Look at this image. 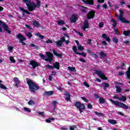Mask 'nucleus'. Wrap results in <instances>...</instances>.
Returning a JSON list of instances; mask_svg holds the SVG:
<instances>
[{"label":"nucleus","mask_w":130,"mask_h":130,"mask_svg":"<svg viewBox=\"0 0 130 130\" xmlns=\"http://www.w3.org/2000/svg\"><path fill=\"white\" fill-rule=\"evenodd\" d=\"M109 100L111 102L112 104H114V105H116V106H119V107H121L124 109H128V106L125 105V104H123L118 101H115L112 99H110Z\"/></svg>","instance_id":"obj_3"},{"label":"nucleus","mask_w":130,"mask_h":130,"mask_svg":"<svg viewBox=\"0 0 130 130\" xmlns=\"http://www.w3.org/2000/svg\"><path fill=\"white\" fill-rule=\"evenodd\" d=\"M74 106L79 110L80 113H82V112H83V110H85L86 109L85 105L82 104L80 102H76L74 105Z\"/></svg>","instance_id":"obj_4"},{"label":"nucleus","mask_w":130,"mask_h":130,"mask_svg":"<svg viewBox=\"0 0 130 130\" xmlns=\"http://www.w3.org/2000/svg\"><path fill=\"white\" fill-rule=\"evenodd\" d=\"M82 2L86 5H89V6L94 5V0H82Z\"/></svg>","instance_id":"obj_13"},{"label":"nucleus","mask_w":130,"mask_h":130,"mask_svg":"<svg viewBox=\"0 0 130 130\" xmlns=\"http://www.w3.org/2000/svg\"><path fill=\"white\" fill-rule=\"evenodd\" d=\"M83 84H84V86H85L86 87H87V88L90 87V85H89V84H88V83L87 82L84 81L83 82Z\"/></svg>","instance_id":"obj_50"},{"label":"nucleus","mask_w":130,"mask_h":130,"mask_svg":"<svg viewBox=\"0 0 130 130\" xmlns=\"http://www.w3.org/2000/svg\"><path fill=\"white\" fill-rule=\"evenodd\" d=\"M115 87L116 89V91L118 92V93H120V92H121V88H120V86L116 85Z\"/></svg>","instance_id":"obj_37"},{"label":"nucleus","mask_w":130,"mask_h":130,"mask_svg":"<svg viewBox=\"0 0 130 130\" xmlns=\"http://www.w3.org/2000/svg\"><path fill=\"white\" fill-rule=\"evenodd\" d=\"M53 69H56V70H59V68L60 67V65L58 62H55V63H53Z\"/></svg>","instance_id":"obj_17"},{"label":"nucleus","mask_w":130,"mask_h":130,"mask_svg":"<svg viewBox=\"0 0 130 130\" xmlns=\"http://www.w3.org/2000/svg\"><path fill=\"white\" fill-rule=\"evenodd\" d=\"M55 43L56 46L58 47H61V46H62V43L60 40L55 41Z\"/></svg>","instance_id":"obj_26"},{"label":"nucleus","mask_w":130,"mask_h":130,"mask_svg":"<svg viewBox=\"0 0 130 130\" xmlns=\"http://www.w3.org/2000/svg\"><path fill=\"white\" fill-rule=\"evenodd\" d=\"M125 67H126V65H125V63L122 62L121 63V69L122 70H124V68H125Z\"/></svg>","instance_id":"obj_44"},{"label":"nucleus","mask_w":130,"mask_h":130,"mask_svg":"<svg viewBox=\"0 0 130 130\" xmlns=\"http://www.w3.org/2000/svg\"><path fill=\"white\" fill-rule=\"evenodd\" d=\"M75 127H76V126H75V125L72 126V127H70V130H75Z\"/></svg>","instance_id":"obj_64"},{"label":"nucleus","mask_w":130,"mask_h":130,"mask_svg":"<svg viewBox=\"0 0 130 130\" xmlns=\"http://www.w3.org/2000/svg\"><path fill=\"white\" fill-rule=\"evenodd\" d=\"M103 26H104V23H103V22L99 23V27L100 28H103Z\"/></svg>","instance_id":"obj_48"},{"label":"nucleus","mask_w":130,"mask_h":130,"mask_svg":"<svg viewBox=\"0 0 130 130\" xmlns=\"http://www.w3.org/2000/svg\"><path fill=\"white\" fill-rule=\"evenodd\" d=\"M94 113H95V114H97L98 115H100V116H103V113H99V112H97V111H95V112H94Z\"/></svg>","instance_id":"obj_53"},{"label":"nucleus","mask_w":130,"mask_h":130,"mask_svg":"<svg viewBox=\"0 0 130 130\" xmlns=\"http://www.w3.org/2000/svg\"><path fill=\"white\" fill-rule=\"evenodd\" d=\"M25 27H26V28H27L29 30H32V28H31V26H30V25L25 24Z\"/></svg>","instance_id":"obj_59"},{"label":"nucleus","mask_w":130,"mask_h":130,"mask_svg":"<svg viewBox=\"0 0 130 130\" xmlns=\"http://www.w3.org/2000/svg\"><path fill=\"white\" fill-rule=\"evenodd\" d=\"M78 50H81V51H83V50H84V47H83V46L82 45H80L78 46Z\"/></svg>","instance_id":"obj_46"},{"label":"nucleus","mask_w":130,"mask_h":130,"mask_svg":"<svg viewBox=\"0 0 130 130\" xmlns=\"http://www.w3.org/2000/svg\"><path fill=\"white\" fill-rule=\"evenodd\" d=\"M46 54L48 58H46L45 60L49 61V62H52V60H53V54L50 52H46Z\"/></svg>","instance_id":"obj_8"},{"label":"nucleus","mask_w":130,"mask_h":130,"mask_svg":"<svg viewBox=\"0 0 130 130\" xmlns=\"http://www.w3.org/2000/svg\"><path fill=\"white\" fill-rule=\"evenodd\" d=\"M87 108H88V109H92V108H93V106L91 104H88Z\"/></svg>","instance_id":"obj_49"},{"label":"nucleus","mask_w":130,"mask_h":130,"mask_svg":"<svg viewBox=\"0 0 130 130\" xmlns=\"http://www.w3.org/2000/svg\"><path fill=\"white\" fill-rule=\"evenodd\" d=\"M78 55H82V56H83V57H86L87 56V54H86V53L84 52H82V53H77Z\"/></svg>","instance_id":"obj_39"},{"label":"nucleus","mask_w":130,"mask_h":130,"mask_svg":"<svg viewBox=\"0 0 130 130\" xmlns=\"http://www.w3.org/2000/svg\"><path fill=\"white\" fill-rule=\"evenodd\" d=\"M78 18H79L78 15L73 14L70 18V20L73 23H76V22H77V20H78Z\"/></svg>","instance_id":"obj_14"},{"label":"nucleus","mask_w":130,"mask_h":130,"mask_svg":"<svg viewBox=\"0 0 130 130\" xmlns=\"http://www.w3.org/2000/svg\"><path fill=\"white\" fill-rule=\"evenodd\" d=\"M95 12L94 11H90L88 12V13L86 15V18L88 20H90V19H94L95 18Z\"/></svg>","instance_id":"obj_9"},{"label":"nucleus","mask_w":130,"mask_h":130,"mask_svg":"<svg viewBox=\"0 0 130 130\" xmlns=\"http://www.w3.org/2000/svg\"><path fill=\"white\" fill-rule=\"evenodd\" d=\"M28 105H35L36 104L32 100H30L28 102Z\"/></svg>","instance_id":"obj_41"},{"label":"nucleus","mask_w":130,"mask_h":130,"mask_svg":"<svg viewBox=\"0 0 130 130\" xmlns=\"http://www.w3.org/2000/svg\"><path fill=\"white\" fill-rule=\"evenodd\" d=\"M89 21H88V20H85L83 23L82 30H83L84 31L86 30V29H88V28H89Z\"/></svg>","instance_id":"obj_11"},{"label":"nucleus","mask_w":130,"mask_h":130,"mask_svg":"<svg viewBox=\"0 0 130 130\" xmlns=\"http://www.w3.org/2000/svg\"><path fill=\"white\" fill-rule=\"evenodd\" d=\"M46 69H48L49 70H51L53 69V66L50 65L49 64H47V65H46Z\"/></svg>","instance_id":"obj_40"},{"label":"nucleus","mask_w":130,"mask_h":130,"mask_svg":"<svg viewBox=\"0 0 130 130\" xmlns=\"http://www.w3.org/2000/svg\"><path fill=\"white\" fill-rule=\"evenodd\" d=\"M81 99L84 101V102H86L87 103L88 102V99H86L85 97H81Z\"/></svg>","instance_id":"obj_54"},{"label":"nucleus","mask_w":130,"mask_h":130,"mask_svg":"<svg viewBox=\"0 0 130 130\" xmlns=\"http://www.w3.org/2000/svg\"><path fill=\"white\" fill-rule=\"evenodd\" d=\"M123 43L126 45H128V44H129V41H127V40L124 41Z\"/></svg>","instance_id":"obj_55"},{"label":"nucleus","mask_w":130,"mask_h":130,"mask_svg":"<svg viewBox=\"0 0 130 130\" xmlns=\"http://www.w3.org/2000/svg\"><path fill=\"white\" fill-rule=\"evenodd\" d=\"M126 76L129 80L130 79V66L128 68L127 71L125 72Z\"/></svg>","instance_id":"obj_25"},{"label":"nucleus","mask_w":130,"mask_h":130,"mask_svg":"<svg viewBox=\"0 0 130 130\" xmlns=\"http://www.w3.org/2000/svg\"><path fill=\"white\" fill-rule=\"evenodd\" d=\"M99 102L101 104H105L106 101L104 98L100 97L99 98Z\"/></svg>","instance_id":"obj_30"},{"label":"nucleus","mask_w":130,"mask_h":130,"mask_svg":"<svg viewBox=\"0 0 130 130\" xmlns=\"http://www.w3.org/2000/svg\"><path fill=\"white\" fill-rule=\"evenodd\" d=\"M91 42H92V40L91 39H88L87 41V44H91Z\"/></svg>","instance_id":"obj_62"},{"label":"nucleus","mask_w":130,"mask_h":130,"mask_svg":"<svg viewBox=\"0 0 130 130\" xmlns=\"http://www.w3.org/2000/svg\"><path fill=\"white\" fill-rule=\"evenodd\" d=\"M72 49H73L74 52H75V54H78V53H79V52H77L78 49H77V46H73Z\"/></svg>","instance_id":"obj_35"},{"label":"nucleus","mask_w":130,"mask_h":130,"mask_svg":"<svg viewBox=\"0 0 130 130\" xmlns=\"http://www.w3.org/2000/svg\"><path fill=\"white\" fill-rule=\"evenodd\" d=\"M65 100L71 101V94L68 92L65 94Z\"/></svg>","instance_id":"obj_19"},{"label":"nucleus","mask_w":130,"mask_h":130,"mask_svg":"<svg viewBox=\"0 0 130 130\" xmlns=\"http://www.w3.org/2000/svg\"><path fill=\"white\" fill-rule=\"evenodd\" d=\"M25 35H26V36H27L28 38H31V37L33 36V35H32V32H27L25 34Z\"/></svg>","instance_id":"obj_38"},{"label":"nucleus","mask_w":130,"mask_h":130,"mask_svg":"<svg viewBox=\"0 0 130 130\" xmlns=\"http://www.w3.org/2000/svg\"><path fill=\"white\" fill-rule=\"evenodd\" d=\"M53 95V91H46L43 93V96H51Z\"/></svg>","instance_id":"obj_18"},{"label":"nucleus","mask_w":130,"mask_h":130,"mask_svg":"<svg viewBox=\"0 0 130 130\" xmlns=\"http://www.w3.org/2000/svg\"><path fill=\"white\" fill-rule=\"evenodd\" d=\"M79 61L82 62H86V60L84 59L83 58H79Z\"/></svg>","instance_id":"obj_56"},{"label":"nucleus","mask_w":130,"mask_h":130,"mask_svg":"<svg viewBox=\"0 0 130 130\" xmlns=\"http://www.w3.org/2000/svg\"><path fill=\"white\" fill-rule=\"evenodd\" d=\"M33 25L35 27H37V28H40V24L36 20L34 21Z\"/></svg>","instance_id":"obj_27"},{"label":"nucleus","mask_w":130,"mask_h":130,"mask_svg":"<svg viewBox=\"0 0 130 130\" xmlns=\"http://www.w3.org/2000/svg\"><path fill=\"white\" fill-rule=\"evenodd\" d=\"M115 31V33L117 35H119L120 32H119V30H118V28H116L114 30Z\"/></svg>","instance_id":"obj_51"},{"label":"nucleus","mask_w":130,"mask_h":130,"mask_svg":"<svg viewBox=\"0 0 130 130\" xmlns=\"http://www.w3.org/2000/svg\"><path fill=\"white\" fill-rule=\"evenodd\" d=\"M57 24L59 26H62V25H66V22L64 20H60L58 21Z\"/></svg>","instance_id":"obj_28"},{"label":"nucleus","mask_w":130,"mask_h":130,"mask_svg":"<svg viewBox=\"0 0 130 130\" xmlns=\"http://www.w3.org/2000/svg\"><path fill=\"white\" fill-rule=\"evenodd\" d=\"M102 87L104 88V90H105L109 87V84L108 83L104 82L102 84Z\"/></svg>","instance_id":"obj_22"},{"label":"nucleus","mask_w":130,"mask_h":130,"mask_svg":"<svg viewBox=\"0 0 130 130\" xmlns=\"http://www.w3.org/2000/svg\"><path fill=\"white\" fill-rule=\"evenodd\" d=\"M108 121L111 124H116L117 123L116 120L113 119H109Z\"/></svg>","instance_id":"obj_31"},{"label":"nucleus","mask_w":130,"mask_h":130,"mask_svg":"<svg viewBox=\"0 0 130 130\" xmlns=\"http://www.w3.org/2000/svg\"><path fill=\"white\" fill-rule=\"evenodd\" d=\"M26 83L27 84L30 92L35 93L36 91L39 90L40 87L36 82H33V80L29 78H26Z\"/></svg>","instance_id":"obj_2"},{"label":"nucleus","mask_w":130,"mask_h":130,"mask_svg":"<svg viewBox=\"0 0 130 130\" xmlns=\"http://www.w3.org/2000/svg\"><path fill=\"white\" fill-rule=\"evenodd\" d=\"M40 56H41L42 57V58H44V59L46 57V56H45V55H44L42 53H40Z\"/></svg>","instance_id":"obj_58"},{"label":"nucleus","mask_w":130,"mask_h":130,"mask_svg":"<svg viewBox=\"0 0 130 130\" xmlns=\"http://www.w3.org/2000/svg\"><path fill=\"white\" fill-rule=\"evenodd\" d=\"M100 57L102 59H104L105 57H106V53H104L103 51L100 52Z\"/></svg>","instance_id":"obj_23"},{"label":"nucleus","mask_w":130,"mask_h":130,"mask_svg":"<svg viewBox=\"0 0 130 130\" xmlns=\"http://www.w3.org/2000/svg\"><path fill=\"white\" fill-rule=\"evenodd\" d=\"M13 80L15 82V84H13V85L14 87L18 88L19 87V85H20V80H19V78H18V77H15L14 78Z\"/></svg>","instance_id":"obj_12"},{"label":"nucleus","mask_w":130,"mask_h":130,"mask_svg":"<svg viewBox=\"0 0 130 130\" xmlns=\"http://www.w3.org/2000/svg\"><path fill=\"white\" fill-rule=\"evenodd\" d=\"M119 100H120V101H123V102L126 101V97H125V96L122 95L121 98L120 99H119Z\"/></svg>","instance_id":"obj_36"},{"label":"nucleus","mask_w":130,"mask_h":130,"mask_svg":"<svg viewBox=\"0 0 130 130\" xmlns=\"http://www.w3.org/2000/svg\"><path fill=\"white\" fill-rule=\"evenodd\" d=\"M24 109L25 111H27V112H31V109H29L28 108H24Z\"/></svg>","instance_id":"obj_57"},{"label":"nucleus","mask_w":130,"mask_h":130,"mask_svg":"<svg viewBox=\"0 0 130 130\" xmlns=\"http://www.w3.org/2000/svg\"><path fill=\"white\" fill-rule=\"evenodd\" d=\"M16 37L17 39H19V43H21L22 45H26V43L24 42V41H26L27 39L26 37H24L22 34H17L16 35Z\"/></svg>","instance_id":"obj_5"},{"label":"nucleus","mask_w":130,"mask_h":130,"mask_svg":"<svg viewBox=\"0 0 130 130\" xmlns=\"http://www.w3.org/2000/svg\"><path fill=\"white\" fill-rule=\"evenodd\" d=\"M111 22H112L113 23L112 24L113 28H115L116 27V25H117V22H116V20L115 19L112 18L111 20Z\"/></svg>","instance_id":"obj_24"},{"label":"nucleus","mask_w":130,"mask_h":130,"mask_svg":"<svg viewBox=\"0 0 130 130\" xmlns=\"http://www.w3.org/2000/svg\"><path fill=\"white\" fill-rule=\"evenodd\" d=\"M68 69L70 72H73L74 73H76V72H77L75 67H69Z\"/></svg>","instance_id":"obj_33"},{"label":"nucleus","mask_w":130,"mask_h":130,"mask_svg":"<svg viewBox=\"0 0 130 130\" xmlns=\"http://www.w3.org/2000/svg\"><path fill=\"white\" fill-rule=\"evenodd\" d=\"M94 96L95 98V99H99V98H100V96H99V94L97 93H94Z\"/></svg>","instance_id":"obj_52"},{"label":"nucleus","mask_w":130,"mask_h":130,"mask_svg":"<svg viewBox=\"0 0 130 130\" xmlns=\"http://www.w3.org/2000/svg\"><path fill=\"white\" fill-rule=\"evenodd\" d=\"M113 42H114V43H116V44H117V43H118V39L115 37L113 38Z\"/></svg>","instance_id":"obj_42"},{"label":"nucleus","mask_w":130,"mask_h":130,"mask_svg":"<svg viewBox=\"0 0 130 130\" xmlns=\"http://www.w3.org/2000/svg\"><path fill=\"white\" fill-rule=\"evenodd\" d=\"M95 74V75H98L99 77H100L101 79H102V80H107V77H106V76L105 75L104 73H103L102 71H99V70H96Z\"/></svg>","instance_id":"obj_7"},{"label":"nucleus","mask_w":130,"mask_h":130,"mask_svg":"<svg viewBox=\"0 0 130 130\" xmlns=\"http://www.w3.org/2000/svg\"><path fill=\"white\" fill-rule=\"evenodd\" d=\"M20 11H21V12H23L22 15H24V13H25L27 15H30L31 14V12L28 11V10H25L23 8H20Z\"/></svg>","instance_id":"obj_21"},{"label":"nucleus","mask_w":130,"mask_h":130,"mask_svg":"<svg viewBox=\"0 0 130 130\" xmlns=\"http://www.w3.org/2000/svg\"><path fill=\"white\" fill-rule=\"evenodd\" d=\"M119 12L120 14L119 20H120L122 23H124L125 24H129V21L122 17L123 16V15H124V12L121 10H119Z\"/></svg>","instance_id":"obj_6"},{"label":"nucleus","mask_w":130,"mask_h":130,"mask_svg":"<svg viewBox=\"0 0 130 130\" xmlns=\"http://www.w3.org/2000/svg\"><path fill=\"white\" fill-rule=\"evenodd\" d=\"M2 83H3V81L0 80V88L3 90H7V87L5 86V85L2 84Z\"/></svg>","instance_id":"obj_29"},{"label":"nucleus","mask_w":130,"mask_h":130,"mask_svg":"<svg viewBox=\"0 0 130 130\" xmlns=\"http://www.w3.org/2000/svg\"><path fill=\"white\" fill-rule=\"evenodd\" d=\"M10 61H11V62H13V63H15V62H16V60L14 59V57L13 56L10 57Z\"/></svg>","instance_id":"obj_43"},{"label":"nucleus","mask_w":130,"mask_h":130,"mask_svg":"<svg viewBox=\"0 0 130 130\" xmlns=\"http://www.w3.org/2000/svg\"><path fill=\"white\" fill-rule=\"evenodd\" d=\"M3 28L4 29L5 31H6L8 33V34H11V30H10V29H9V26H8V25H7V24H5L3 26Z\"/></svg>","instance_id":"obj_16"},{"label":"nucleus","mask_w":130,"mask_h":130,"mask_svg":"<svg viewBox=\"0 0 130 130\" xmlns=\"http://www.w3.org/2000/svg\"><path fill=\"white\" fill-rule=\"evenodd\" d=\"M60 41L62 43H63V42H66V38L64 37H62L60 38Z\"/></svg>","instance_id":"obj_47"},{"label":"nucleus","mask_w":130,"mask_h":130,"mask_svg":"<svg viewBox=\"0 0 130 130\" xmlns=\"http://www.w3.org/2000/svg\"><path fill=\"white\" fill-rule=\"evenodd\" d=\"M46 43H52V41L50 39H48L46 41Z\"/></svg>","instance_id":"obj_63"},{"label":"nucleus","mask_w":130,"mask_h":130,"mask_svg":"<svg viewBox=\"0 0 130 130\" xmlns=\"http://www.w3.org/2000/svg\"><path fill=\"white\" fill-rule=\"evenodd\" d=\"M36 35L37 36H38V37H40V38H41V39H43L44 38V36H42L41 34H40L39 33L36 34Z\"/></svg>","instance_id":"obj_45"},{"label":"nucleus","mask_w":130,"mask_h":130,"mask_svg":"<svg viewBox=\"0 0 130 130\" xmlns=\"http://www.w3.org/2000/svg\"><path fill=\"white\" fill-rule=\"evenodd\" d=\"M53 53L54 55H55L56 56H57L59 57V58H62V52H60V53H57L56 51H55V50L53 49Z\"/></svg>","instance_id":"obj_15"},{"label":"nucleus","mask_w":130,"mask_h":130,"mask_svg":"<svg viewBox=\"0 0 130 130\" xmlns=\"http://www.w3.org/2000/svg\"><path fill=\"white\" fill-rule=\"evenodd\" d=\"M102 37L104 38V39H105L107 37V35L106 34H102Z\"/></svg>","instance_id":"obj_61"},{"label":"nucleus","mask_w":130,"mask_h":130,"mask_svg":"<svg viewBox=\"0 0 130 130\" xmlns=\"http://www.w3.org/2000/svg\"><path fill=\"white\" fill-rule=\"evenodd\" d=\"M29 64L32 67V69H36L37 67H40L41 66V64L40 63L37 62L36 61L34 60H32L30 61Z\"/></svg>","instance_id":"obj_10"},{"label":"nucleus","mask_w":130,"mask_h":130,"mask_svg":"<svg viewBox=\"0 0 130 130\" xmlns=\"http://www.w3.org/2000/svg\"><path fill=\"white\" fill-rule=\"evenodd\" d=\"M22 2L25 4L29 12L35 11L36 8L39 9L41 5V2L39 0H37V4H35L33 2H31V0H22Z\"/></svg>","instance_id":"obj_1"},{"label":"nucleus","mask_w":130,"mask_h":130,"mask_svg":"<svg viewBox=\"0 0 130 130\" xmlns=\"http://www.w3.org/2000/svg\"><path fill=\"white\" fill-rule=\"evenodd\" d=\"M123 34L125 35V36H129L130 30H124L123 32Z\"/></svg>","instance_id":"obj_32"},{"label":"nucleus","mask_w":130,"mask_h":130,"mask_svg":"<svg viewBox=\"0 0 130 130\" xmlns=\"http://www.w3.org/2000/svg\"><path fill=\"white\" fill-rule=\"evenodd\" d=\"M53 104L54 105V107H56V105L57 104V102L54 101H53Z\"/></svg>","instance_id":"obj_60"},{"label":"nucleus","mask_w":130,"mask_h":130,"mask_svg":"<svg viewBox=\"0 0 130 130\" xmlns=\"http://www.w3.org/2000/svg\"><path fill=\"white\" fill-rule=\"evenodd\" d=\"M86 51L88 53H89L92 56H94L95 58H97V57H98V55L94 53V52L91 51V50L87 49Z\"/></svg>","instance_id":"obj_20"},{"label":"nucleus","mask_w":130,"mask_h":130,"mask_svg":"<svg viewBox=\"0 0 130 130\" xmlns=\"http://www.w3.org/2000/svg\"><path fill=\"white\" fill-rule=\"evenodd\" d=\"M6 23L4 22H3L2 20H0V26H2L3 27L4 25H5ZM0 32H3V28H2L0 26Z\"/></svg>","instance_id":"obj_34"}]
</instances>
